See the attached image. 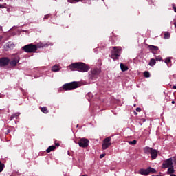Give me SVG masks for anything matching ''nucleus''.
Instances as JSON below:
<instances>
[{
    "mask_svg": "<svg viewBox=\"0 0 176 176\" xmlns=\"http://www.w3.org/2000/svg\"><path fill=\"white\" fill-rule=\"evenodd\" d=\"M120 52H122V47H112L111 54L110 57L113 60H118L120 57Z\"/></svg>",
    "mask_w": 176,
    "mask_h": 176,
    "instance_id": "nucleus-1",
    "label": "nucleus"
},
{
    "mask_svg": "<svg viewBox=\"0 0 176 176\" xmlns=\"http://www.w3.org/2000/svg\"><path fill=\"white\" fill-rule=\"evenodd\" d=\"M100 74H101V68L94 67L90 71L89 78L92 80H96L97 78H98V75H100Z\"/></svg>",
    "mask_w": 176,
    "mask_h": 176,
    "instance_id": "nucleus-2",
    "label": "nucleus"
},
{
    "mask_svg": "<svg viewBox=\"0 0 176 176\" xmlns=\"http://www.w3.org/2000/svg\"><path fill=\"white\" fill-rule=\"evenodd\" d=\"M151 173H156V170L152 167H148L146 169L141 168L138 170V174H140L141 175H149Z\"/></svg>",
    "mask_w": 176,
    "mask_h": 176,
    "instance_id": "nucleus-3",
    "label": "nucleus"
},
{
    "mask_svg": "<svg viewBox=\"0 0 176 176\" xmlns=\"http://www.w3.org/2000/svg\"><path fill=\"white\" fill-rule=\"evenodd\" d=\"M78 87H79V85L75 81L63 85V89L66 91L74 90V89H78Z\"/></svg>",
    "mask_w": 176,
    "mask_h": 176,
    "instance_id": "nucleus-4",
    "label": "nucleus"
},
{
    "mask_svg": "<svg viewBox=\"0 0 176 176\" xmlns=\"http://www.w3.org/2000/svg\"><path fill=\"white\" fill-rule=\"evenodd\" d=\"M23 49L26 53H34L36 52L37 47L36 45L29 44L23 47Z\"/></svg>",
    "mask_w": 176,
    "mask_h": 176,
    "instance_id": "nucleus-5",
    "label": "nucleus"
},
{
    "mask_svg": "<svg viewBox=\"0 0 176 176\" xmlns=\"http://www.w3.org/2000/svg\"><path fill=\"white\" fill-rule=\"evenodd\" d=\"M111 138L107 137L104 139L103 143L102 144V151H106V149H108L111 145H112V143L111 142Z\"/></svg>",
    "mask_w": 176,
    "mask_h": 176,
    "instance_id": "nucleus-6",
    "label": "nucleus"
},
{
    "mask_svg": "<svg viewBox=\"0 0 176 176\" xmlns=\"http://www.w3.org/2000/svg\"><path fill=\"white\" fill-rule=\"evenodd\" d=\"M90 69L89 67H70L69 71H78V72H87Z\"/></svg>",
    "mask_w": 176,
    "mask_h": 176,
    "instance_id": "nucleus-7",
    "label": "nucleus"
},
{
    "mask_svg": "<svg viewBox=\"0 0 176 176\" xmlns=\"http://www.w3.org/2000/svg\"><path fill=\"white\" fill-rule=\"evenodd\" d=\"M89 142H90L87 139L83 138L78 142V145L80 148H87L89 146Z\"/></svg>",
    "mask_w": 176,
    "mask_h": 176,
    "instance_id": "nucleus-8",
    "label": "nucleus"
},
{
    "mask_svg": "<svg viewBox=\"0 0 176 176\" xmlns=\"http://www.w3.org/2000/svg\"><path fill=\"white\" fill-rule=\"evenodd\" d=\"M162 166L163 168H168V167H173V158H169L165 160Z\"/></svg>",
    "mask_w": 176,
    "mask_h": 176,
    "instance_id": "nucleus-9",
    "label": "nucleus"
},
{
    "mask_svg": "<svg viewBox=\"0 0 176 176\" xmlns=\"http://www.w3.org/2000/svg\"><path fill=\"white\" fill-rule=\"evenodd\" d=\"M10 62V60H9L8 58L4 57L0 58V67H3L5 65H8L9 63Z\"/></svg>",
    "mask_w": 176,
    "mask_h": 176,
    "instance_id": "nucleus-10",
    "label": "nucleus"
},
{
    "mask_svg": "<svg viewBox=\"0 0 176 176\" xmlns=\"http://www.w3.org/2000/svg\"><path fill=\"white\" fill-rule=\"evenodd\" d=\"M4 47L6 50H12L14 47V44L12 42H8L4 45Z\"/></svg>",
    "mask_w": 176,
    "mask_h": 176,
    "instance_id": "nucleus-11",
    "label": "nucleus"
},
{
    "mask_svg": "<svg viewBox=\"0 0 176 176\" xmlns=\"http://www.w3.org/2000/svg\"><path fill=\"white\" fill-rule=\"evenodd\" d=\"M69 67H87V65L82 62H78V63H72Z\"/></svg>",
    "mask_w": 176,
    "mask_h": 176,
    "instance_id": "nucleus-12",
    "label": "nucleus"
},
{
    "mask_svg": "<svg viewBox=\"0 0 176 176\" xmlns=\"http://www.w3.org/2000/svg\"><path fill=\"white\" fill-rule=\"evenodd\" d=\"M19 61H20V58L19 56H16L13 60H11L10 65H12L13 67H16Z\"/></svg>",
    "mask_w": 176,
    "mask_h": 176,
    "instance_id": "nucleus-13",
    "label": "nucleus"
},
{
    "mask_svg": "<svg viewBox=\"0 0 176 176\" xmlns=\"http://www.w3.org/2000/svg\"><path fill=\"white\" fill-rule=\"evenodd\" d=\"M151 156V159L153 160H156V158L157 157V151L153 149L151 153H150Z\"/></svg>",
    "mask_w": 176,
    "mask_h": 176,
    "instance_id": "nucleus-14",
    "label": "nucleus"
},
{
    "mask_svg": "<svg viewBox=\"0 0 176 176\" xmlns=\"http://www.w3.org/2000/svg\"><path fill=\"white\" fill-rule=\"evenodd\" d=\"M148 49L150 50H151V52H153V53H155V52H157V50H159V47H157V46H155V45H148Z\"/></svg>",
    "mask_w": 176,
    "mask_h": 176,
    "instance_id": "nucleus-15",
    "label": "nucleus"
},
{
    "mask_svg": "<svg viewBox=\"0 0 176 176\" xmlns=\"http://www.w3.org/2000/svg\"><path fill=\"white\" fill-rule=\"evenodd\" d=\"M152 151H153V148H151V147H146L144 148V153H146L147 155H148V153H151Z\"/></svg>",
    "mask_w": 176,
    "mask_h": 176,
    "instance_id": "nucleus-16",
    "label": "nucleus"
},
{
    "mask_svg": "<svg viewBox=\"0 0 176 176\" xmlns=\"http://www.w3.org/2000/svg\"><path fill=\"white\" fill-rule=\"evenodd\" d=\"M175 171V170H174V166L168 167V174H174Z\"/></svg>",
    "mask_w": 176,
    "mask_h": 176,
    "instance_id": "nucleus-17",
    "label": "nucleus"
},
{
    "mask_svg": "<svg viewBox=\"0 0 176 176\" xmlns=\"http://www.w3.org/2000/svg\"><path fill=\"white\" fill-rule=\"evenodd\" d=\"M54 149H56V146H50L48 147V148L46 150V152L47 153H50V152H52V151H54Z\"/></svg>",
    "mask_w": 176,
    "mask_h": 176,
    "instance_id": "nucleus-18",
    "label": "nucleus"
},
{
    "mask_svg": "<svg viewBox=\"0 0 176 176\" xmlns=\"http://www.w3.org/2000/svg\"><path fill=\"white\" fill-rule=\"evenodd\" d=\"M60 69H61V68H60L59 67H52V71L53 72H58V71H60Z\"/></svg>",
    "mask_w": 176,
    "mask_h": 176,
    "instance_id": "nucleus-19",
    "label": "nucleus"
},
{
    "mask_svg": "<svg viewBox=\"0 0 176 176\" xmlns=\"http://www.w3.org/2000/svg\"><path fill=\"white\" fill-rule=\"evenodd\" d=\"M155 64H156V60L153 58L151 59L149 65H151V67H153V65H155Z\"/></svg>",
    "mask_w": 176,
    "mask_h": 176,
    "instance_id": "nucleus-20",
    "label": "nucleus"
},
{
    "mask_svg": "<svg viewBox=\"0 0 176 176\" xmlns=\"http://www.w3.org/2000/svg\"><path fill=\"white\" fill-rule=\"evenodd\" d=\"M144 78H150L151 77V74L148 71L144 72Z\"/></svg>",
    "mask_w": 176,
    "mask_h": 176,
    "instance_id": "nucleus-21",
    "label": "nucleus"
},
{
    "mask_svg": "<svg viewBox=\"0 0 176 176\" xmlns=\"http://www.w3.org/2000/svg\"><path fill=\"white\" fill-rule=\"evenodd\" d=\"M41 112H43V113H48L49 111L47 110V107H42Z\"/></svg>",
    "mask_w": 176,
    "mask_h": 176,
    "instance_id": "nucleus-22",
    "label": "nucleus"
},
{
    "mask_svg": "<svg viewBox=\"0 0 176 176\" xmlns=\"http://www.w3.org/2000/svg\"><path fill=\"white\" fill-rule=\"evenodd\" d=\"M3 168H5V164H2V162L0 161V173L3 171Z\"/></svg>",
    "mask_w": 176,
    "mask_h": 176,
    "instance_id": "nucleus-23",
    "label": "nucleus"
},
{
    "mask_svg": "<svg viewBox=\"0 0 176 176\" xmlns=\"http://www.w3.org/2000/svg\"><path fill=\"white\" fill-rule=\"evenodd\" d=\"M121 68V71H122V72H126V71H129V67H120Z\"/></svg>",
    "mask_w": 176,
    "mask_h": 176,
    "instance_id": "nucleus-24",
    "label": "nucleus"
},
{
    "mask_svg": "<svg viewBox=\"0 0 176 176\" xmlns=\"http://www.w3.org/2000/svg\"><path fill=\"white\" fill-rule=\"evenodd\" d=\"M170 33L166 32L164 34V39H168V38H170Z\"/></svg>",
    "mask_w": 176,
    "mask_h": 176,
    "instance_id": "nucleus-25",
    "label": "nucleus"
},
{
    "mask_svg": "<svg viewBox=\"0 0 176 176\" xmlns=\"http://www.w3.org/2000/svg\"><path fill=\"white\" fill-rule=\"evenodd\" d=\"M165 63L166 64H170V63H171V58L168 57L165 59Z\"/></svg>",
    "mask_w": 176,
    "mask_h": 176,
    "instance_id": "nucleus-26",
    "label": "nucleus"
},
{
    "mask_svg": "<svg viewBox=\"0 0 176 176\" xmlns=\"http://www.w3.org/2000/svg\"><path fill=\"white\" fill-rule=\"evenodd\" d=\"M129 144L130 145H135V144H137V140H133V141H129Z\"/></svg>",
    "mask_w": 176,
    "mask_h": 176,
    "instance_id": "nucleus-27",
    "label": "nucleus"
},
{
    "mask_svg": "<svg viewBox=\"0 0 176 176\" xmlns=\"http://www.w3.org/2000/svg\"><path fill=\"white\" fill-rule=\"evenodd\" d=\"M70 3H74V2H80V0H67Z\"/></svg>",
    "mask_w": 176,
    "mask_h": 176,
    "instance_id": "nucleus-28",
    "label": "nucleus"
},
{
    "mask_svg": "<svg viewBox=\"0 0 176 176\" xmlns=\"http://www.w3.org/2000/svg\"><path fill=\"white\" fill-rule=\"evenodd\" d=\"M12 116H14V117L16 118V119H17V118L20 116V113H15L14 114H12Z\"/></svg>",
    "mask_w": 176,
    "mask_h": 176,
    "instance_id": "nucleus-29",
    "label": "nucleus"
},
{
    "mask_svg": "<svg viewBox=\"0 0 176 176\" xmlns=\"http://www.w3.org/2000/svg\"><path fill=\"white\" fill-rule=\"evenodd\" d=\"M104 157H105V154H101V155H100V159H102V158H104Z\"/></svg>",
    "mask_w": 176,
    "mask_h": 176,
    "instance_id": "nucleus-30",
    "label": "nucleus"
},
{
    "mask_svg": "<svg viewBox=\"0 0 176 176\" xmlns=\"http://www.w3.org/2000/svg\"><path fill=\"white\" fill-rule=\"evenodd\" d=\"M136 111H137V112H141V108L137 107V108H136Z\"/></svg>",
    "mask_w": 176,
    "mask_h": 176,
    "instance_id": "nucleus-31",
    "label": "nucleus"
},
{
    "mask_svg": "<svg viewBox=\"0 0 176 176\" xmlns=\"http://www.w3.org/2000/svg\"><path fill=\"white\" fill-rule=\"evenodd\" d=\"M14 118V116L12 114L10 117V120H12Z\"/></svg>",
    "mask_w": 176,
    "mask_h": 176,
    "instance_id": "nucleus-32",
    "label": "nucleus"
},
{
    "mask_svg": "<svg viewBox=\"0 0 176 176\" xmlns=\"http://www.w3.org/2000/svg\"><path fill=\"white\" fill-rule=\"evenodd\" d=\"M5 97V95L0 94V98H3Z\"/></svg>",
    "mask_w": 176,
    "mask_h": 176,
    "instance_id": "nucleus-33",
    "label": "nucleus"
},
{
    "mask_svg": "<svg viewBox=\"0 0 176 176\" xmlns=\"http://www.w3.org/2000/svg\"><path fill=\"white\" fill-rule=\"evenodd\" d=\"M173 162L176 163V157L173 158Z\"/></svg>",
    "mask_w": 176,
    "mask_h": 176,
    "instance_id": "nucleus-34",
    "label": "nucleus"
},
{
    "mask_svg": "<svg viewBox=\"0 0 176 176\" xmlns=\"http://www.w3.org/2000/svg\"><path fill=\"white\" fill-rule=\"evenodd\" d=\"M56 146H60V144L56 143Z\"/></svg>",
    "mask_w": 176,
    "mask_h": 176,
    "instance_id": "nucleus-35",
    "label": "nucleus"
},
{
    "mask_svg": "<svg viewBox=\"0 0 176 176\" xmlns=\"http://www.w3.org/2000/svg\"><path fill=\"white\" fill-rule=\"evenodd\" d=\"M120 67H124V65L123 63H120Z\"/></svg>",
    "mask_w": 176,
    "mask_h": 176,
    "instance_id": "nucleus-36",
    "label": "nucleus"
},
{
    "mask_svg": "<svg viewBox=\"0 0 176 176\" xmlns=\"http://www.w3.org/2000/svg\"><path fill=\"white\" fill-rule=\"evenodd\" d=\"M47 17H49V15H45V19H47Z\"/></svg>",
    "mask_w": 176,
    "mask_h": 176,
    "instance_id": "nucleus-37",
    "label": "nucleus"
},
{
    "mask_svg": "<svg viewBox=\"0 0 176 176\" xmlns=\"http://www.w3.org/2000/svg\"><path fill=\"white\" fill-rule=\"evenodd\" d=\"M173 89H174L175 90V89H176V86L174 85V86L173 87Z\"/></svg>",
    "mask_w": 176,
    "mask_h": 176,
    "instance_id": "nucleus-38",
    "label": "nucleus"
},
{
    "mask_svg": "<svg viewBox=\"0 0 176 176\" xmlns=\"http://www.w3.org/2000/svg\"><path fill=\"white\" fill-rule=\"evenodd\" d=\"M157 60L160 61L162 60V58H158V59H157Z\"/></svg>",
    "mask_w": 176,
    "mask_h": 176,
    "instance_id": "nucleus-39",
    "label": "nucleus"
},
{
    "mask_svg": "<svg viewBox=\"0 0 176 176\" xmlns=\"http://www.w3.org/2000/svg\"><path fill=\"white\" fill-rule=\"evenodd\" d=\"M170 176H176L175 175H174V174H173V173H171V174H170Z\"/></svg>",
    "mask_w": 176,
    "mask_h": 176,
    "instance_id": "nucleus-40",
    "label": "nucleus"
},
{
    "mask_svg": "<svg viewBox=\"0 0 176 176\" xmlns=\"http://www.w3.org/2000/svg\"><path fill=\"white\" fill-rule=\"evenodd\" d=\"M2 41V36H0V42Z\"/></svg>",
    "mask_w": 176,
    "mask_h": 176,
    "instance_id": "nucleus-41",
    "label": "nucleus"
},
{
    "mask_svg": "<svg viewBox=\"0 0 176 176\" xmlns=\"http://www.w3.org/2000/svg\"><path fill=\"white\" fill-rule=\"evenodd\" d=\"M172 104H175V102L174 100H173Z\"/></svg>",
    "mask_w": 176,
    "mask_h": 176,
    "instance_id": "nucleus-42",
    "label": "nucleus"
},
{
    "mask_svg": "<svg viewBox=\"0 0 176 176\" xmlns=\"http://www.w3.org/2000/svg\"><path fill=\"white\" fill-rule=\"evenodd\" d=\"M174 11L176 12V8H173Z\"/></svg>",
    "mask_w": 176,
    "mask_h": 176,
    "instance_id": "nucleus-43",
    "label": "nucleus"
},
{
    "mask_svg": "<svg viewBox=\"0 0 176 176\" xmlns=\"http://www.w3.org/2000/svg\"><path fill=\"white\" fill-rule=\"evenodd\" d=\"M88 96H91V93H89V94H88Z\"/></svg>",
    "mask_w": 176,
    "mask_h": 176,
    "instance_id": "nucleus-44",
    "label": "nucleus"
},
{
    "mask_svg": "<svg viewBox=\"0 0 176 176\" xmlns=\"http://www.w3.org/2000/svg\"><path fill=\"white\" fill-rule=\"evenodd\" d=\"M2 8V5L0 4V8Z\"/></svg>",
    "mask_w": 176,
    "mask_h": 176,
    "instance_id": "nucleus-45",
    "label": "nucleus"
},
{
    "mask_svg": "<svg viewBox=\"0 0 176 176\" xmlns=\"http://www.w3.org/2000/svg\"><path fill=\"white\" fill-rule=\"evenodd\" d=\"M174 24H175V27H176V23H175Z\"/></svg>",
    "mask_w": 176,
    "mask_h": 176,
    "instance_id": "nucleus-46",
    "label": "nucleus"
},
{
    "mask_svg": "<svg viewBox=\"0 0 176 176\" xmlns=\"http://www.w3.org/2000/svg\"><path fill=\"white\" fill-rule=\"evenodd\" d=\"M140 126H142V124L140 123Z\"/></svg>",
    "mask_w": 176,
    "mask_h": 176,
    "instance_id": "nucleus-47",
    "label": "nucleus"
},
{
    "mask_svg": "<svg viewBox=\"0 0 176 176\" xmlns=\"http://www.w3.org/2000/svg\"><path fill=\"white\" fill-rule=\"evenodd\" d=\"M143 122H145V120H144Z\"/></svg>",
    "mask_w": 176,
    "mask_h": 176,
    "instance_id": "nucleus-48",
    "label": "nucleus"
}]
</instances>
